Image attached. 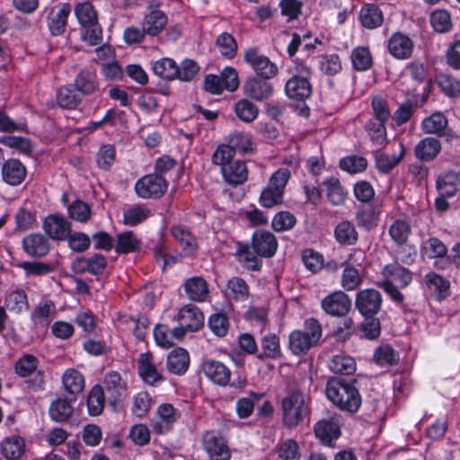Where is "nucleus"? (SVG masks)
Here are the masks:
<instances>
[{
    "instance_id": "9b49d317",
    "label": "nucleus",
    "mask_w": 460,
    "mask_h": 460,
    "mask_svg": "<svg viewBox=\"0 0 460 460\" xmlns=\"http://www.w3.org/2000/svg\"><path fill=\"white\" fill-rule=\"evenodd\" d=\"M243 58L253 71L264 79L273 78L278 74L277 65L271 62L268 57L261 55L255 48L247 49Z\"/></svg>"
},
{
    "instance_id": "72a5a7b5",
    "label": "nucleus",
    "mask_w": 460,
    "mask_h": 460,
    "mask_svg": "<svg viewBox=\"0 0 460 460\" xmlns=\"http://www.w3.org/2000/svg\"><path fill=\"white\" fill-rule=\"evenodd\" d=\"M359 20L363 27L373 30L380 27L384 22L381 9L373 4H365L359 12Z\"/></svg>"
},
{
    "instance_id": "7c9ffc66",
    "label": "nucleus",
    "mask_w": 460,
    "mask_h": 460,
    "mask_svg": "<svg viewBox=\"0 0 460 460\" xmlns=\"http://www.w3.org/2000/svg\"><path fill=\"white\" fill-rule=\"evenodd\" d=\"M190 357L186 349L177 348L167 356L166 367L170 373L174 375L184 374L189 367Z\"/></svg>"
},
{
    "instance_id": "423d86ee",
    "label": "nucleus",
    "mask_w": 460,
    "mask_h": 460,
    "mask_svg": "<svg viewBox=\"0 0 460 460\" xmlns=\"http://www.w3.org/2000/svg\"><path fill=\"white\" fill-rule=\"evenodd\" d=\"M39 360L32 354H23L14 363V372L20 377L28 378L26 383L33 390L43 388V371L38 369Z\"/></svg>"
},
{
    "instance_id": "37998d69",
    "label": "nucleus",
    "mask_w": 460,
    "mask_h": 460,
    "mask_svg": "<svg viewBox=\"0 0 460 460\" xmlns=\"http://www.w3.org/2000/svg\"><path fill=\"white\" fill-rule=\"evenodd\" d=\"M234 111L236 117L245 123L252 122L259 115V108L246 98L235 102Z\"/></svg>"
},
{
    "instance_id": "052dcab7",
    "label": "nucleus",
    "mask_w": 460,
    "mask_h": 460,
    "mask_svg": "<svg viewBox=\"0 0 460 460\" xmlns=\"http://www.w3.org/2000/svg\"><path fill=\"white\" fill-rule=\"evenodd\" d=\"M154 403L153 398L147 392H139L132 399L131 411L138 418L145 417Z\"/></svg>"
},
{
    "instance_id": "09e8293b",
    "label": "nucleus",
    "mask_w": 460,
    "mask_h": 460,
    "mask_svg": "<svg viewBox=\"0 0 460 460\" xmlns=\"http://www.w3.org/2000/svg\"><path fill=\"white\" fill-rule=\"evenodd\" d=\"M356 220L358 226L370 230L377 226L378 213L373 206L363 205L356 212Z\"/></svg>"
},
{
    "instance_id": "39448f33",
    "label": "nucleus",
    "mask_w": 460,
    "mask_h": 460,
    "mask_svg": "<svg viewBox=\"0 0 460 460\" xmlns=\"http://www.w3.org/2000/svg\"><path fill=\"white\" fill-rule=\"evenodd\" d=\"M75 14L81 26V36L90 45H98L102 40V30L98 21L97 11L89 2L78 3Z\"/></svg>"
},
{
    "instance_id": "13d9d810",
    "label": "nucleus",
    "mask_w": 460,
    "mask_h": 460,
    "mask_svg": "<svg viewBox=\"0 0 460 460\" xmlns=\"http://www.w3.org/2000/svg\"><path fill=\"white\" fill-rule=\"evenodd\" d=\"M421 252L430 259L443 258L447 253V248L438 238L429 237L422 243Z\"/></svg>"
},
{
    "instance_id": "8fccbe9b",
    "label": "nucleus",
    "mask_w": 460,
    "mask_h": 460,
    "mask_svg": "<svg viewBox=\"0 0 460 460\" xmlns=\"http://www.w3.org/2000/svg\"><path fill=\"white\" fill-rule=\"evenodd\" d=\"M385 122L371 119L365 127L372 143L376 146H385L388 142Z\"/></svg>"
},
{
    "instance_id": "f704fd0d",
    "label": "nucleus",
    "mask_w": 460,
    "mask_h": 460,
    "mask_svg": "<svg viewBox=\"0 0 460 460\" xmlns=\"http://www.w3.org/2000/svg\"><path fill=\"white\" fill-rule=\"evenodd\" d=\"M388 234L397 247H402L407 244L411 234V224L406 219L398 218L389 226Z\"/></svg>"
},
{
    "instance_id": "f03ea898",
    "label": "nucleus",
    "mask_w": 460,
    "mask_h": 460,
    "mask_svg": "<svg viewBox=\"0 0 460 460\" xmlns=\"http://www.w3.org/2000/svg\"><path fill=\"white\" fill-rule=\"evenodd\" d=\"M383 279L376 283L395 303L403 302V295L399 288H405L412 281V273L407 268L394 261L387 264L382 270Z\"/></svg>"
},
{
    "instance_id": "ddd939ff",
    "label": "nucleus",
    "mask_w": 460,
    "mask_h": 460,
    "mask_svg": "<svg viewBox=\"0 0 460 460\" xmlns=\"http://www.w3.org/2000/svg\"><path fill=\"white\" fill-rule=\"evenodd\" d=\"M355 305L363 316H374L381 309L382 296L373 288L360 290L356 295Z\"/></svg>"
},
{
    "instance_id": "4c0bfd02",
    "label": "nucleus",
    "mask_w": 460,
    "mask_h": 460,
    "mask_svg": "<svg viewBox=\"0 0 460 460\" xmlns=\"http://www.w3.org/2000/svg\"><path fill=\"white\" fill-rule=\"evenodd\" d=\"M261 351L257 355L260 359H276L281 357L279 339L276 334L268 333L261 341Z\"/></svg>"
},
{
    "instance_id": "0eeeda50",
    "label": "nucleus",
    "mask_w": 460,
    "mask_h": 460,
    "mask_svg": "<svg viewBox=\"0 0 460 460\" xmlns=\"http://www.w3.org/2000/svg\"><path fill=\"white\" fill-rule=\"evenodd\" d=\"M102 388L106 391L108 401L113 408L120 407L128 396V384L117 371L105 374Z\"/></svg>"
},
{
    "instance_id": "f3484780",
    "label": "nucleus",
    "mask_w": 460,
    "mask_h": 460,
    "mask_svg": "<svg viewBox=\"0 0 460 460\" xmlns=\"http://www.w3.org/2000/svg\"><path fill=\"white\" fill-rule=\"evenodd\" d=\"M314 432L322 444L332 447V442L341 434L339 420L336 417L321 420L315 423Z\"/></svg>"
},
{
    "instance_id": "864d4df0",
    "label": "nucleus",
    "mask_w": 460,
    "mask_h": 460,
    "mask_svg": "<svg viewBox=\"0 0 460 460\" xmlns=\"http://www.w3.org/2000/svg\"><path fill=\"white\" fill-rule=\"evenodd\" d=\"M5 307L15 314H20L29 307L27 295L24 290L17 289L9 293L4 301Z\"/></svg>"
},
{
    "instance_id": "58836bf2",
    "label": "nucleus",
    "mask_w": 460,
    "mask_h": 460,
    "mask_svg": "<svg viewBox=\"0 0 460 460\" xmlns=\"http://www.w3.org/2000/svg\"><path fill=\"white\" fill-rule=\"evenodd\" d=\"M328 366L331 371L340 375H351L356 370L354 358L343 353L332 356Z\"/></svg>"
},
{
    "instance_id": "0e129e2a",
    "label": "nucleus",
    "mask_w": 460,
    "mask_h": 460,
    "mask_svg": "<svg viewBox=\"0 0 460 460\" xmlns=\"http://www.w3.org/2000/svg\"><path fill=\"white\" fill-rule=\"evenodd\" d=\"M402 151L398 156L395 155H389L383 152H376L375 155V160H376V168L384 172L387 173L389 172L393 168H394L402 159L404 155V148L403 146L401 145Z\"/></svg>"
},
{
    "instance_id": "c756f323",
    "label": "nucleus",
    "mask_w": 460,
    "mask_h": 460,
    "mask_svg": "<svg viewBox=\"0 0 460 460\" xmlns=\"http://www.w3.org/2000/svg\"><path fill=\"white\" fill-rule=\"evenodd\" d=\"M25 452L24 439L17 435L5 438L1 443V453L7 460H18Z\"/></svg>"
},
{
    "instance_id": "3c124183",
    "label": "nucleus",
    "mask_w": 460,
    "mask_h": 460,
    "mask_svg": "<svg viewBox=\"0 0 460 460\" xmlns=\"http://www.w3.org/2000/svg\"><path fill=\"white\" fill-rule=\"evenodd\" d=\"M227 145L235 153L246 154L252 150L251 136L247 133L234 130L228 137Z\"/></svg>"
},
{
    "instance_id": "412c9836",
    "label": "nucleus",
    "mask_w": 460,
    "mask_h": 460,
    "mask_svg": "<svg viewBox=\"0 0 460 460\" xmlns=\"http://www.w3.org/2000/svg\"><path fill=\"white\" fill-rule=\"evenodd\" d=\"M137 370L142 380L149 385L155 386L164 380L161 373L153 362L150 352L141 353L137 359Z\"/></svg>"
},
{
    "instance_id": "603ef678",
    "label": "nucleus",
    "mask_w": 460,
    "mask_h": 460,
    "mask_svg": "<svg viewBox=\"0 0 460 460\" xmlns=\"http://www.w3.org/2000/svg\"><path fill=\"white\" fill-rule=\"evenodd\" d=\"M236 255L239 261L248 270H257L261 267V261L258 254L251 250L248 244L238 243Z\"/></svg>"
},
{
    "instance_id": "a878e982",
    "label": "nucleus",
    "mask_w": 460,
    "mask_h": 460,
    "mask_svg": "<svg viewBox=\"0 0 460 460\" xmlns=\"http://www.w3.org/2000/svg\"><path fill=\"white\" fill-rule=\"evenodd\" d=\"M440 150V141L435 137H428L421 139L415 146L414 155L421 162H429L438 156Z\"/></svg>"
},
{
    "instance_id": "2f4dec72",
    "label": "nucleus",
    "mask_w": 460,
    "mask_h": 460,
    "mask_svg": "<svg viewBox=\"0 0 460 460\" xmlns=\"http://www.w3.org/2000/svg\"><path fill=\"white\" fill-rule=\"evenodd\" d=\"M426 287L434 293L438 300H443L449 295L450 282L441 275L429 271L424 276Z\"/></svg>"
},
{
    "instance_id": "473e14b6",
    "label": "nucleus",
    "mask_w": 460,
    "mask_h": 460,
    "mask_svg": "<svg viewBox=\"0 0 460 460\" xmlns=\"http://www.w3.org/2000/svg\"><path fill=\"white\" fill-rule=\"evenodd\" d=\"M357 255L363 258V253L361 252L350 254L349 261L342 272L341 286L347 291L356 289L361 283V278L358 270L350 264V262L358 261V260L355 259Z\"/></svg>"
},
{
    "instance_id": "4d7b16f0",
    "label": "nucleus",
    "mask_w": 460,
    "mask_h": 460,
    "mask_svg": "<svg viewBox=\"0 0 460 460\" xmlns=\"http://www.w3.org/2000/svg\"><path fill=\"white\" fill-rule=\"evenodd\" d=\"M171 233L183 250L192 252L197 249L198 244L195 236L184 226H173Z\"/></svg>"
},
{
    "instance_id": "de8ad7c7",
    "label": "nucleus",
    "mask_w": 460,
    "mask_h": 460,
    "mask_svg": "<svg viewBox=\"0 0 460 460\" xmlns=\"http://www.w3.org/2000/svg\"><path fill=\"white\" fill-rule=\"evenodd\" d=\"M76 263L81 271H88L93 275L102 274L107 267V260L104 255L96 253L90 258H80Z\"/></svg>"
},
{
    "instance_id": "680f3d73",
    "label": "nucleus",
    "mask_w": 460,
    "mask_h": 460,
    "mask_svg": "<svg viewBox=\"0 0 460 460\" xmlns=\"http://www.w3.org/2000/svg\"><path fill=\"white\" fill-rule=\"evenodd\" d=\"M56 314V305L50 300L40 302L32 313V319L37 324L48 325L50 318Z\"/></svg>"
},
{
    "instance_id": "49530a36",
    "label": "nucleus",
    "mask_w": 460,
    "mask_h": 460,
    "mask_svg": "<svg viewBox=\"0 0 460 460\" xmlns=\"http://www.w3.org/2000/svg\"><path fill=\"white\" fill-rule=\"evenodd\" d=\"M459 181V175L455 172H447L439 176L437 181V189L439 195L453 197L457 190Z\"/></svg>"
},
{
    "instance_id": "9d476101",
    "label": "nucleus",
    "mask_w": 460,
    "mask_h": 460,
    "mask_svg": "<svg viewBox=\"0 0 460 460\" xmlns=\"http://www.w3.org/2000/svg\"><path fill=\"white\" fill-rule=\"evenodd\" d=\"M167 190V181L164 176L150 173L140 178L135 184V190L142 199H156Z\"/></svg>"
},
{
    "instance_id": "6e6552de",
    "label": "nucleus",
    "mask_w": 460,
    "mask_h": 460,
    "mask_svg": "<svg viewBox=\"0 0 460 460\" xmlns=\"http://www.w3.org/2000/svg\"><path fill=\"white\" fill-rule=\"evenodd\" d=\"M202 446L209 460H230L227 441L219 432L207 430L202 435Z\"/></svg>"
},
{
    "instance_id": "ea45409f",
    "label": "nucleus",
    "mask_w": 460,
    "mask_h": 460,
    "mask_svg": "<svg viewBox=\"0 0 460 460\" xmlns=\"http://www.w3.org/2000/svg\"><path fill=\"white\" fill-rule=\"evenodd\" d=\"M105 403V395L102 386L100 385H93L87 396V409L91 416H99L103 409Z\"/></svg>"
},
{
    "instance_id": "bb28decb",
    "label": "nucleus",
    "mask_w": 460,
    "mask_h": 460,
    "mask_svg": "<svg viewBox=\"0 0 460 460\" xmlns=\"http://www.w3.org/2000/svg\"><path fill=\"white\" fill-rule=\"evenodd\" d=\"M184 290L188 298L194 302H204L208 296V286L201 277H191L185 280Z\"/></svg>"
},
{
    "instance_id": "c85d7f7f",
    "label": "nucleus",
    "mask_w": 460,
    "mask_h": 460,
    "mask_svg": "<svg viewBox=\"0 0 460 460\" xmlns=\"http://www.w3.org/2000/svg\"><path fill=\"white\" fill-rule=\"evenodd\" d=\"M25 252L33 257L45 256L49 251L47 238L40 234H31L22 240Z\"/></svg>"
},
{
    "instance_id": "cd10ccee",
    "label": "nucleus",
    "mask_w": 460,
    "mask_h": 460,
    "mask_svg": "<svg viewBox=\"0 0 460 460\" xmlns=\"http://www.w3.org/2000/svg\"><path fill=\"white\" fill-rule=\"evenodd\" d=\"M225 181L231 185L243 183L248 178V170L243 161H233L221 170Z\"/></svg>"
},
{
    "instance_id": "1a4fd4ad",
    "label": "nucleus",
    "mask_w": 460,
    "mask_h": 460,
    "mask_svg": "<svg viewBox=\"0 0 460 460\" xmlns=\"http://www.w3.org/2000/svg\"><path fill=\"white\" fill-rule=\"evenodd\" d=\"M299 72L304 75H293L288 80L285 86L287 95L293 100L304 101L310 97L312 86L307 78L311 75V68L304 63L299 64Z\"/></svg>"
},
{
    "instance_id": "393cba45",
    "label": "nucleus",
    "mask_w": 460,
    "mask_h": 460,
    "mask_svg": "<svg viewBox=\"0 0 460 460\" xmlns=\"http://www.w3.org/2000/svg\"><path fill=\"white\" fill-rule=\"evenodd\" d=\"M27 174L25 166L17 159H9L2 166L3 180L9 185L21 184Z\"/></svg>"
},
{
    "instance_id": "6ab92c4d",
    "label": "nucleus",
    "mask_w": 460,
    "mask_h": 460,
    "mask_svg": "<svg viewBox=\"0 0 460 460\" xmlns=\"http://www.w3.org/2000/svg\"><path fill=\"white\" fill-rule=\"evenodd\" d=\"M70 13V4L66 3H59L51 8L47 22L52 35L58 36L65 32Z\"/></svg>"
},
{
    "instance_id": "a19ab883",
    "label": "nucleus",
    "mask_w": 460,
    "mask_h": 460,
    "mask_svg": "<svg viewBox=\"0 0 460 460\" xmlns=\"http://www.w3.org/2000/svg\"><path fill=\"white\" fill-rule=\"evenodd\" d=\"M275 451L280 460H300L301 458V448L297 441L293 438L279 442Z\"/></svg>"
},
{
    "instance_id": "e433bc0d",
    "label": "nucleus",
    "mask_w": 460,
    "mask_h": 460,
    "mask_svg": "<svg viewBox=\"0 0 460 460\" xmlns=\"http://www.w3.org/2000/svg\"><path fill=\"white\" fill-rule=\"evenodd\" d=\"M167 23V16L160 10H154L146 14L142 22L143 31L151 36L157 35Z\"/></svg>"
},
{
    "instance_id": "6e6d98bb",
    "label": "nucleus",
    "mask_w": 460,
    "mask_h": 460,
    "mask_svg": "<svg viewBox=\"0 0 460 460\" xmlns=\"http://www.w3.org/2000/svg\"><path fill=\"white\" fill-rule=\"evenodd\" d=\"M58 105L65 109H75L81 102V98L72 85L61 87L57 93Z\"/></svg>"
},
{
    "instance_id": "f8f14e48",
    "label": "nucleus",
    "mask_w": 460,
    "mask_h": 460,
    "mask_svg": "<svg viewBox=\"0 0 460 460\" xmlns=\"http://www.w3.org/2000/svg\"><path fill=\"white\" fill-rule=\"evenodd\" d=\"M322 309L330 316L345 317L351 309V300L342 291H335L321 301Z\"/></svg>"
},
{
    "instance_id": "b1692460",
    "label": "nucleus",
    "mask_w": 460,
    "mask_h": 460,
    "mask_svg": "<svg viewBox=\"0 0 460 460\" xmlns=\"http://www.w3.org/2000/svg\"><path fill=\"white\" fill-rule=\"evenodd\" d=\"M204 375L218 385H226L230 381L231 372L222 362L208 359L201 365Z\"/></svg>"
},
{
    "instance_id": "20e7f679",
    "label": "nucleus",
    "mask_w": 460,
    "mask_h": 460,
    "mask_svg": "<svg viewBox=\"0 0 460 460\" xmlns=\"http://www.w3.org/2000/svg\"><path fill=\"white\" fill-rule=\"evenodd\" d=\"M322 334L320 322L308 318L304 323L303 330H295L289 334V349L295 355H305L319 342Z\"/></svg>"
},
{
    "instance_id": "c03bdc74",
    "label": "nucleus",
    "mask_w": 460,
    "mask_h": 460,
    "mask_svg": "<svg viewBox=\"0 0 460 460\" xmlns=\"http://www.w3.org/2000/svg\"><path fill=\"white\" fill-rule=\"evenodd\" d=\"M140 241L132 231H126L117 235L115 251L117 253H130L137 251Z\"/></svg>"
},
{
    "instance_id": "c9c22d12",
    "label": "nucleus",
    "mask_w": 460,
    "mask_h": 460,
    "mask_svg": "<svg viewBox=\"0 0 460 460\" xmlns=\"http://www.w3.org/2000/svg\"><path fill=\"white\" fill-rule=\"evenodd\" d=\"M75 86L82 94H93L98 89L96 74L89 69L81 70L75 78Z\"/></svg>"
},
{
    "instance_id": "4be33fe9",
    "label": "nucleus",
    "mask_w": 460,
    "mask_h": 460,
    "mask_svg": "<svg viewBox=\"0 0 460 460\" xmlns=\"http://www.w3.org/2000/svg\"><path fill=\"white\" fill-rule=\"evenodd\" d=\"M176 319L191 332L200 330L204 325L202 312L196 305L190 304L180 309Z\"/></svg>"
},
{
    "instance_id": "aec40b11",
    "label": "nucleus",
    "mask_w": 460,
    "mask_h": 460,
    "mask_svg": "<svg viewBox=\"0 0 460 460\" xmlns=\"http://www.w3.org/2000/svg\"><path fill=\"white\" fill-rule=\"evenodd\" d=\"M406 71L411 78L418 84L421 91L420 93L418 88L415 87L412 89V94L414 96L421 94L423 99L428 98L431 90V78L423 64L416 61L411 62L407 66Z\"/></svg>"
},
{
    "instance_id": "f257e3e1",
    "label": "nucleus",
    "mask_w": 460,
    "mask_h": 460,
    "mask_svg": "<svg viewBox=\"0 0 460 460\" xmlns=\"http://www.w3.org/2000/svg\"><path fill=\"white\" fill-rule=\"evenodd\" d=\"M327 398L342 411L355 413L362 403V398L355 382L332 377L328 380L325 388Z\"/></svg>"
},
{
    "instance_id": "69168bd1",
    "label": "nucleus",
    "mask_w": 460,
    "mask_h": 460,
    "mask_svg": "<svg viewBox=\"0 0 460 460\" xmlns=\"http://www.w3.org/2000/svg\"><path fill=\"white\" fill-rule=\"evenodd\" d=\"M421 126L427 134H440L447 128V119L442 113L437 112L423 119Z\"/></svg>"
},
{
    "instance_id": "774afa93",
    "label": "nucleus",
    "mask_w": 460,
    "mask_h": 460,
    "mask_svg": "<svg viewBox=\"0 0 460 460\" xmlns=\"http://www.w3.org/2000/svg\"><path fill=\"white\" fill-rule=\"evenodd\" d=\"M328 200L333 205H341L346 199L340 181L337 178H330L324 181Z\"/></svg>"
},
{
    "instance_id": "a211bd4d",
    "label": "nucleus",
    "mask_w": 460,
    "mask_h": 460,
    "mask_svg": "<svg viewBox=\"0 0 460 460\" xmlns=\"http://www.w3.org/2000/svg\"><path fill=\"white\" fill-rule=\"evenodd\" d=\"M252 248L261 257H272L278 248L275 235L265 230H257L252 237Z\"/></svg>"
},
{
    "instance_id": "dca6fc26",
    "label": "nucleus",
    "mask_w": 460,
    "mask_h": 460,
    "mask_svg": "<svg viewBox=\"0 0 460 460\" xmlns=\"http://www.w3.org/2000/svg\"><path fill=\"white\" fill-rule=\"evenodd\" d=\"M180 416V411L172 404L163 403L159 405L156 411V418L152 425L154 432L156 434L169 432Z\"/></svg>"
},
{
    "instance_id": "338daca9",
    "label": "nucleus",
    "mask_w": 460,
    "mask_h": 460,
    "mask_svg": "<svg viewBox=\"0 0 460 460\" xmlns=\"http://www.w3.org/2000/svg\"><path fill=\"white\" fill-rule=\"evenodd\" d=\"M398 359V354L387 344L379 346L374 353L375 362L381 367L393 366Z\"/></svg>"
},
{
    "instance_id": "e2e57ef3",
    "label": "nucleus",
    "mask_w": 460,
    "mask_h": 460,
    "mask_svg": "<svg viewBox=\"0 0 460 460\" xmlns=\"http://www.w3.org/2000/svg\"><path fill=\"white\" fill-rule=\"evenodd\" d=\"M152 68L155 75L167 80L175 79L178 71L176 62L168 58L155 61Z\"/></svg>"
},
{
    "instance_id": "bf43d9fd",
    "label": "nucleus",
    "mask_w": 460,
    "mask_h": 460,
    "mask_svg": "<svg viewBox=\"0 0 460 460\" xmlns=\"http://www.w3.org/2000/svg\"><path fill=\"white\" fill-rule=\"evenodd\" d=\"M353 67L358 71H366L372 66L373 59L367 47H357L351 52Z\"/></svg>"
},
{
    "instance_id": "79ce46f5",
    "label": "nucleus",
    "mask_w": 460,
    "mask_h": 460,
    "mask_svg": "<svg viewBox=\"0 0 460 460\" xmlns=\"http://www.w3.org/2000/svg\"><path fill=\"white\" fill-rule=\"evenodd\" d=\"M334 235L338 243L347 245L354 244L358 238L354 225L348 220H343L336 226Z\"/></svg>"
},
{
    "instance_id": "5fc2aeb1",
    "label": "nucleus",
    "mask_w": 460,
    "mask_h": 460,
    "mask_svg": "<svg viewBox=\"0 0 460 460\" xmlns=\"http://www.w3.org/2000/svg\"><path fill=\"white\" fill-rule=\"evenodd\" d=\"M73 413V408L66 399L58 398L49 407V416L58 422L67 420Z\"/></svg>"
},
{
    "instance_id": "4468645a",
    "label": "nucleus",
    "mask_w": 460,
    "mask_h": 460,
    "mask_svg": "<svg viewBox=\"0 0 460 460\" xmlns=\"http://www.w3.org/2000/svg\"><path fill=\"white\" fill-rule=\"evenodd\" d=\"M71 223L59 214L46 217L43 229L48 236L56 241H65L72 231Z\"/></svg>"
},
{
    "instance_id": "7ed1b4c3",
    "label": "nucleus",
    "mask_w": 460,
    "mask_h": 460,
    "mask_svg": "<svg viewBox=\"0 0 460 460\" xmlns=\"http://www.w3.org/2000/svg\"><path fill=\"white\" fill-rule=\"evenodd\" d=\"M281 409L283 425L294 429L309 414V398L300 389H291L282 398Z\"/></svg>"
},
{
    "instance_id": "a18cd8bd",
    "label": "nucleus",
    "mask_w": 460,
    "mask_h": 460,
    "mask_svg": "<svg viewBox=\"0 0 460 460\" xmlns=\"http://www.w3.org/2000/svg\"><path fill=\"white\" fill-rule=\"evenodd\" d=\"M62 383L65 390L71 394H80L84 388L83 375L76 369H67L63 376Z\"/></svg>"
},
{
    "instance_id": "2eb2a0df",
    "label": "nucleus",
    "mask_w": 460,
    "mask_h": 460,
    "mask_svg": "<svg viewBox=\"0 0 460 460\" xmlns=\"http://www.w3.org/2000/svg\"><path fill=\"white\" fill-rule=\"evenodd\" d=\"M243 91L244 95L248 98L257 102H261L271 96L273 87L267 79L252 75L243 83Z\"/></svg>"
},
{
    "instance_id": "5701e85b",
    "label": "nucleus",
    "mask_w": 460,
    "mask_h": 460,
    "mask_svg": "<svg viewBox=\"0 0 460 460\" xmlns=\"http://www.w3.org/2000/svg\"><path fill=\"white\" fill-rule=\"evenodd\" d=\"M387 48L389 53L398 59L409 58L413 51V42L410 37L395 32L388 40Z\"/></svg>"
}]
</instances>
